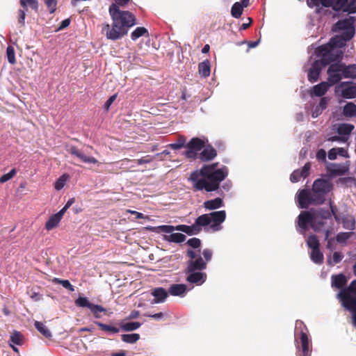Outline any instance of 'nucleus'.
<instances>
[{"label":"nucleus","instance_id":"1","mask_svg":"<svg viewBox=\"0 0 356 356\" xmlns=\"http://www.w3.org/2000/svg\"><path fill=\"white\" fill-rule=\"evenodd\" d=\"M330 211L325 209H310L301 211L297 218L296 230L300 234L305 235L312 227L315 232H323L325 234V239H327L333 225L332 215L337 222L341 220L343 227L346 229L353 230L355 229V219L353 216L343 215L340 218L337 214V209L332 202H330Z\"/></svg>","mask_w":356,"mask_h":356},{"label":"nucleus","instance_id":"2","mask_svg":"<svg viewBox=\"0 0 356 356\" xmlns=\"http://www.w3.org/2000/svg\"><path fill=\"white\" fill-rule=\"evenodd\" d=\"M218 165V163L204 165L199 171L195 170L191 173L188 179L196 191H217L220 196L224 197V193L231 190L232 184L230 180H227L220 186V183L228 175L227 167L217 168Z\"/></svg>","mask_w":356,"mask_h":356},{"label":"nucleus","instance_id":"3","mask_svg":"<svg viewBox=\"0 0 356 356\" xmlns=\"http://www.w3.org/2000/svg\"><path fill=\"white\" fill-rule=\"evenodd\" d=\"M112 23L105 24L102 33L108 40L115 41L122 39L128 33L129 28L136 24L135 16L129 11L121 10L112 3L108 9Z\"/></svg>","mask_w":356,"mask_h":356},{"label":"nucleus","instance_id":"4","mask_svg":"<svg viewBox=\"0 0 356 356\" xmlns=\"http://www.w3.org/2000/svg\"><path fill=\"white\" fill-rule=\"evenodd\" d=\"M333 184L329 179L318 178L314 181L312 191L307 189L299 191L298 202L300 209H307L310 204H321L326 195L331 191Z\"/></svg>","mask_w":356,"mask_h":356},{"label":"nucleus","instance_id":"5","mask_svg":"<svg viewBox=\"0 0 356 356\" xmlns=\"http://www.w3.org/2000/svg\"><path fill=\"white\" fill-rule=\"evenodd\" d=\"M186 256L190 259L187 261L185 269L186 280L197 286L203 284L207 280V275L206 273L202 272L206 269V262H204L203 258L200 255V250L197 252L188 249L186 251Z\"/></svg>","mask_w":356,"mask_h":356},{"label":"nucleus","instance_id":"6","mask_svg":"<svg viewBox=\"0 0 356 356\" xmlns=\"http://www.w3.org/2000/svg\"><path fill=\"white\" fill-rule=\"evenodd\" d=\"M345 37L343 35H336L330 38L329 42L318 47L316 53L318 56L321 57V63L323 65H327L332 62L341 59L343 56L341 50L338 49L345 45Z\"/></svg>","mask_w":356,"mask_h":356},{"label":"nucleus","instance_id":"7","mask_svg":"<svg viewBox=\"0 0 356 356\" xmlns=\"http://www.w3.org/2000/svg\"><path fill=\"white\" fill-rule=\"evenodd\" d=\"M329 81L332 83H338L344 79H356V64L346 65L343 63L337 61L331 63L327 70Z\"/></svg>","mask_w":356,"mask_h":356},{"label":"nucleus","instance_id":"8","mask_svg":"<svg viewBox=\"0 0 356 356\" xmlns=\"http://www.w3.org/2000/svg\"><path fill=\"white\" fill-rule=\"evenodd\" d=\"M307 332V328L303 322L296 321L294 330L296 356H311L312 347Z\"/></svg>","mask_w":356,"mask_h":356},{"label":"nucleus","instance_id":"9","mask_svg":"<svg viewBox=\"0 0 356 356\" xmlns=\"http://www.w3.org/2000/svg\"><path fill=\"white\" fill-rule=\"evenodd\" d=\"M355 18L349 17L343 19L339 20L334 24L333 30L342 31L341 35L345 37V40H350L355 35V29L354 26Z\"/></svg>","mask_w":356,"mask_h":356},{"label":"nucleus","instance_id":"10","mask_svg":"<svg viewBox=\"0 0 356 356\" xmlns=\"http://www.w3.org/2000/svg\"><path fill=\"white\" fill-rule=\"evenodd\" d=\"M207 142V139L204 138H192L186 145L187 150L185 152L184 155L188 159H197L198 152L204 149Z\"/></svg>","mask_w":356,"mask_h":356},{"label":"nucleus","instance_id":"11","mask_svg":"<svg viewBox=\"0 0 356 356\" xmlns=\"http://www.w3.org/2000/svg\"><path fill=\"white\" fill-rule=\"evenodd\" d=\"M211 229L213 232H218L222 229L221 224L226 219V212L225 210L212 211L208 213Z\"/></svg>","mask_w":356,"mask_h":356},{"label":"nucleus","instance_id":"12","mask_svg":"<svg viewBox=\"0 0 356 356\" xmlns=\"http://www.w3.org/2000/svg\"><path fill=\"white\" fill-rule=\"evenodd\" d=\"M350 161L343 163H327L326 165L327 172L331 176H341L348 172Z\"/></svg>","mask_w":356,"mask_h":356},{"label":"nucleus","instance_id":"13","mask_svg":"<svg viewBox=\"0 0 356 356\" xmlns=\"http://www.w3.org/2000/svg\"><path fill=\"white\" fill-rule=\"evenodd\" d=\"M337 88H341V96L345 99H354L356 97V85L353 84L352 82L343 81L340 83Z\"/></svg>","mask_w":356,"mask_h":356},{"label":"nucleus","instance_id":"14","mask_svg":"<svg viewBox=\"0 0 356 356\" xmlns=\"http://www.w3.org/2000/svg\"><path fill=\"white\" fill-rule=\"evenodd\" d=\"M67 152L73 156L79 158L81 161L86 163L97 164L98 163L97 159L93 156H89L84 154L82 152L78 149L75 146L71 145L67 148Z\"/></svg>","mask_w":356,"mask_h":356},{"label":"nucleus","instance_id":"15","mask_svg":"<svg viewBox=\"0 0 356 356\" xmlns=\"http://www.w3.org/2000/svg\"><path fill=\"white\" fill-rule=\"evenodd\" d=\"M151 295L154 299L151 300L152 304H159L165 302L168 297L169 293L163 287H156L151 291Z\"/></svg>","mask_w":356,"mask_h":356},{"label":"nucleus","instance_id":"16","mask_svg":"<svg viewBox=\"0 0 356 356\" xmlns=\"http://www.w3.org/2000/svg\"><path fill=\"white\" fill-rule=\"evenodd\" d=\"M321 66H325L321 63V59L320 60H315L312 63L307 75L308 80L311 83H314L318 81L321 71Z\"/></svg>","mask_w":356,"mask_h":356},{"label":"nucleus","instance_id":"17","mask_svg":"<svg viewBox=\"0 0 356 356\" xmlns=\"http://www.w3.org/2000/svg\"><path fill=\"white\" fill-rule=\"evenodd\" d=\"M310 169L311 163L309 162L306 163L301 170H296L291 173L290 176L291 181L294 183L298 181L301 177L306 178L309 174Z\"/></svg>","mask_w":356,"mask_h":356},{"label":"nucleus","instance_id":"18","mask_svg":"<svg viewBox=\"0 0 356 356\" xmlns=\"http://www.w3.org/2000/svg\"><path fill=\"white\" fill-rule=\"evenodd\" d=\"M335 83H332L329 81V76L327 77V81H323L316 86H314L311 92V95H315L316 97H322L328 90L329 88L334 86Z\"/></svg>","mask_w":356,"mask_h":356},{"label":"nucleus","instance_id":"19","mask_svg":"<svg viewBox=\"0 0 356 356\" xmlns=\"http://www.w3.org/2000/svg\"><path fill=\"white\" fill-rule=\"evenodd\" d=\"M168 293L172 296L184 297L188 289L185 284H172L168 288Z\"/></svg>","mask_w":356,"mask_h":356},{"label":"nucleus","instance_id":"20","mask_svg":"<svg viewBox=\"0 0 356 356\" xmlns=\"http://www.w3.org/2000/svg\"><path fill=\"white\" fill-rule=\"evenodd\" d=\"M217 156L216 150L210 145H206L199 155L202 161H209L214 159Z\"/></svg>","mask_w":356,"mask_h":356},{"label":"nucleus","instance_id":"21","mask_svg":"<svg viewBox=\"0 0 356 356\" xmlns=\"http://www.w3.org/2000/svg\"><path fill=\"white\" fill-rule=\"evenodd\" d=\"M203 207L206 210L213 211L224 207V202L222 197H218L212 200H209L203 203Z\"/></svg>","mask_w":356,"mask_h":356},{"label":"nucleus","instance_id":"22","mask_svg":"<svg viewBox=\"0 0 356 356\" xmlns=\"http://www.w3.org/2000/svg\"><path fill=\"white\" fill-rule=\"evenodd\" d=\"M331 280L332 287L339 289L340 291L346 288L345 286L347 283V278L343 273L332 275Z\"/></svg>","mask_w":356,"mask_h":356},{"label":"nucleus","instance_id":"23","mask_svg":"<svg viewBox=\"0 0 356 356\" xmlns=\"http://www.w3.org/2000/svg\"><path fill=\"white\" fill-rule=\"evenodd\" d=\"M194 224L199 232L202 230V227H206L208 225L211 226L208 213H204L198 216L195 220Z\"/></svg>","mask_w":356,"mask_h":356},{"label":"nucleus","instance_id":"24","mask_svg":"<svg viewBox=\"0 0 356 356\" xmlns=\"http://www.w3.org/2000/svg\"><path fill=\"white\" fill-rule=\"evenodd\" d=\"M175 228L177 231L186 233L189 236L197 235L200 233L194 223L191 225H178L175 226Z\"/></svg>","mask_w":356,"mask_h":356},{"label":"nucleus","instance_id":"25","mask_svg":"<svg viewBox=\"0 0 356 356\" xmlns=\"http://www.w3.org/2000/svg\"><path fill=\"white\" fill-rule=\"evenodd\" d=\"M186 236L181 233H172L169 235H165L163 238L169 243H181L186 240Z\"/></svg>","mask_w":356,"mask_h":356},{"label":"nucleus","instance_id":"26","mask_svg":"<svg viewBox=\"0 0 356 356\" xmlns=\"http://www.w3.org/2000/svg\"><path fill=\"white\" fill-rule=\"evenodd\" d=\"M147 229L148 230L156 232L158 233L163 232L170 234H171L174 231H177L175 226L168 225H163L157 227H148Z\"/></svg>","mask_w":356,"mask_h":356},{"label":"nucleus","instance_id":"27","mask_svg":"<svg viewBox=\"0 0 356 356\" xmlns=\"http://www.w3.org/2000/svg\"><path fill=\"white\" fill-rule=\"evenodd\" d=\"M344 254L341 252H334L333 254L327 256V264L328 266H334L340 263L343 259Z\"/></svg>","mask_w":356,"mask_h":356},{"label":"nucleus","instance_id":"28","mask_svg":"<svg viewBox=\"0 0 356 356\" xmlns=\"http://www.w3.org/2000/svg\"><path fill=\"white\" fill-rule=\"evenodd\" d=\"M355 127L353 124L348 123H342L339 124L337 127V133L339 135L345 136L349 138L350 134L353 131Z\"/></svg>","mask_w":356,"mask_h":356},{"label":"nucleus","instance_id":"29","mask_svg":"<svg viewBox=\"0 0 356 356\" xmlns=\"http://www.w3.org/2000/svg\"><path fill=\"white\" fill-rule=\"evenodd\" d=\"M198 71L200 74L204 77L207 78L210 75L211 73V67H210V62L208 60H205L198 65Z\"/></svg>","mask_w":356,"mask_h":356},{"label":"nucleus","instance_id":"30","mask_svg":"<svg viewBox=\"0 0 356 356\" xmlns=\"http://www.w3.org/2000/svg\"><path fill=\"white\" fill-rule=\"evenodd\" d=\"M36 330L42 334L47 339H50L52 337L51 331L48 327L42 322L35 321L34 323Z\"/></svg>","mask_w":356,"mask_h":356},{"label":"nucleus","instance_id":"31","mask_svg":"<svg viewBox=\"0 0 356 356\" xmlns=\"http://www.w3.org/2000/svg\"><path fill=\"white\" fill-rule=\"evenodd\" d=\"M142 323L136 321L121 323L120 325V330L124 332H131L138 330Z\"/></svg>","mask_w":356,"mask_h":356},{"label":"nucleus","instance_id":"32","mask_svg":"<svg viewBox=\"0 0 356 356\" xmlns=\"http://www.w3.org/2000/svg\"><path fill=\"white\" fill-rule=\"evenodd\" d=\"M343 114L346 117L356 116V104L353 102H348L343 108Z\"/></svg>","mask_w":356,"mask_h":356},{"label":"nucleus","instance_id":"33","mask_svg":"<svg viewBox=\"0 0 356 356\" xmlns=\"http://www.w3.org/2000/svg\"><path fill=\"white\" fill-rule=\"evenodd\" d=\"M311 260L316 264H321L323 262V254L321 252L320 248L312 250L310 254Z\"/></svg>","mask_w":356,"mask_h":356},{"label":"nucleus","instance_id":"34","mask_svg":"<svg viewBox=\"0 0 356 356\" xmlns=\"http://www.w3.org/2000/svg\"><path fill=\"white\" fill-rule=\"evenodd\" d=\"M121 338L123 342L134 344L140 339V334L138 333L124 334H122Z\"/></svg>","mask_w":356,"mask_h":356},{"label":"nucleus","instance_id":"35","mask_svg":"<svg viewBox=\"0 0 356 356\" xmlns=\"http://www.w3.org/2000/svg\"><path fill=\"white\" fill-rule=\"evenodd\" d=\"M60 220L61 219L59 218L56 213L53 214L45 223L46 229L48 231L51 230L58 225Z\"/></svg>","mask_w":356,"mask_h":356},{"label":"nucleus","instance_id":"36","mask_svg":"<svg viewBox=\"0 0 356 356\" xmlns=\"http://www.w3.org/2000/svg\"><path fill=\"white\" fill-rule=\"evenodd\" d=\"M243 9V8L241 3H234L231 8V14L232 17L236 19L239 18L242 15Z\"/></svg>","mask_w":356,"mask_h":356},{"label":"nucleus","instance_id":"37","mask_svg":"<svg viewBox=\"0 0 356 356\" xmlns=\"http://www.w3.org/2000/svg\"><path fill=\"white\" fill-rule=\"evenodd\" d=\"M307 244L312 250L318 249L320 246L319 241L316 236L311 234L308 236Z\"/></svg>","mask_w":356,"mask_h":356},{"label":"nucleus","instance_id":"38","mask_svg":"<svg viewBox=\"0 0 356 356\" xmlns=\"http://www.w3.org/2000/svg\"><path fill=\"white\" fill-rule=\"evenodd\" d=\"M148 35V31L145 27H137L131 34V38L135 41L144 35Z\"/></svg>","mask_w":356,"mask_h":356},{"label":"nucleus","instance_id":"39","mask_svg":"<svg viewBox=\"0 0 356 356\" xmlns=\"http://www.w3.org/2000/svg\"><path fill=\"white\" fill-rule=\"evenodd\" d=\"M53 282L55 284H61L65 289L71 292L74 291V286L72 285L70 281L67 280H61L60 278L54 277L53 279Z\"/></svg>","mask_w":356,"mask_h":356},{"label":"nucleus","instance_id":"40","mask_svg":"<svg viewBox=\"0 0 356 356\" xmlns=\"http://www.w3.org/2000/svg\"><path fill=\"white\" fill-rule=\"evenodd\" d=\"M186 138L184 136H179L175 143H170L168 147L172 149L177 150L184 147H186Z\"/></svg>","mask_w":356,"mask_h":356},{"label":"nucleus","instance_id":"41","mask_svg":"<svg viewBox=\"0 0 356 356\" xmlns=\"http://www.w3.org/2000/svg\"><path fill=\"white\" fill-rule=\"evenodd\" d=\"M186 244L191 248H193L195 251L198 252L200 251V247L202 245L201 240L198 238H191L186 241Z\"/></svg>","mask_w":356,"mask_h":356},{"label":"nucleus","instance_id":"42","mask_svg":"<svg viewBox=\"0 0 356 356\" xmlns=\"http://www.w3.org/2000/svg\"><path fill=\"white\" fill-rule=\"evenodd\" d=\"M95 323L98 327H99L102 330H104V331H108V332H111L113 333H118L120 330V327L118 328L116 327H114V326H112L110 325L104 324L102 322L96 321V322H95Z\"/></svg>","mask_w":356,"mask_h":356},{"label":"nucleus","instance_id":"43","mask_svg":"<svg viewBox=\"0 0 356 356\" xmlns=\"http://www.w3.org/2000/svg\"><path fill=\"white\" fill-rule=\"evenodd\" d=\"M75 304L79 307H87L88 309L92 305V303L90 302L87 298L82 296L76 299Z\"/></svg>","mask_w":356,"mask_h":356},{"label":"nucleus","instance_id":"44","mask_svg":"<svg viewBox=\"0 0 356 356\" xmlns=\"http://www.w3.org/2000/svg\"><path fill=\"white\" fill-rule=\"evenodd\" d=\"M340 291H344V294L356 296V280H353L348 286Z\"/></svg>","mask_w":356,"mask_h":356},{"label":"nucleus","instance_id":"45","mask_svg":"<svg viewBox=\"0 0 356 356\" xmlns=\"http://www.w3.org/2000/svg\"><path fill=\"white\" fill-rule=\"evenodd\" d=\"M6 56L9 63L15 64L16 62L15 53L14 47L11 45L8 46L6 49Z\"/></svg>","mask_w":356,"mask_h":356},{"label":"nucleus","instance_id":"46","mask_svg":"<svg viewBox=\"0 0 356 356\" xmlns=\"http://www.w3.org/2000/svg\"><path fill=\"white\" fill-rule=\"evenodd\" d=\"M90 312L93 314L94 316L97 318H101L100 312H106V309L101 305L92 304L89 308Z\"/></svg>","mask_w":356,"mask_h":356},{"label":"nucleus","instance_id":"47","mask_svg":"<svg viewBox=\"0 0 356 356\" xmlns=\"http://www.w3.org/2000/svg\"><path fill=\"white\" fill-rule=\"evenodd\" d=\"M67 177L68 176L66 174H64V175H61L56 180V181L55 182V184H54V188L56 190L60 191L64 187L65 182L67 181Z\"/></svg>","mask_w":356,"mask_h":356},{"label":"nucleus","instance_id":"48","mask_svg":"<svg viewBox=\"0 0 356 356\" xmlns=\"http://www.w3.org/2000/svg\"><path fill=\"white\" fill-rule=\"evenodd\" d=\"M348 0H334V6L332 9L334 11L343 10V8L347 6Z\"/></svg>","mask_w":356,"mask_h":356},{"label":"nucleus","instance_id":"49","mask_svg":"<svg viewBox=\"0 0 356 356\" xmlns=\"http://www.w3.org/2000/svg\"><path fill=\"white\" fill-rule=\"evenodd\" d=\"M17 173L15 168H13L8 173L3 175L0 177V183L3 184L11 179Z\"/></svg>","mask_w":356,"mask_h":356},{"label":"nucleus","instance_id":"50","mask_svg":"<svg viewBox=\"0 0 356 356\" xmlns=\"http://www.w3.org/2000/svg\"><path fill=\"white\" fill-rule=\"evenodd\" d=\"M352 232H339L336 236V240L339 243H344L350 237Z\"/></svg>","mask_w":356,"mask_h":356},{"label":"nucleus","instance_id":"51","mask_svg":"<svg viewBox=\"0 0 356 356\" xmlns=\"http://www.w3.org/2000/svg\"><path fill=\"white\" fill-rule=\"evenodd\" d=\"M343 12L348 13H356V0H350L343 8Z\"/></svg>","mask_w":356,"mask_h":356},{"label":"nucleus","instance_id":"52","mask_svg":"<svg viewBox=\"0 0 356 356\" xmlns=\"http://www.w3.org/2000/svg\"><path fill=\"white\" fill-rule=\"evenodd\" d=\"M49 13H54L56 10L57 1L56 0H44Z\"/></svg>","mask_w":356,"mask_h":356},{"label":"nucleus","instance_id":"53","mask_svg":"<svg viewBox=\"0 0 356 356\" xmlns=\"http://www.w3.org/2000/svg\"><path fill=\"white\" fill-rule=\"evenodd\" d=\"M212 255L213 252L211 249L206 248L202 251L203 260L204 262H206V267L207 266V263L211 260Z\"/></svg>","mask_w":356,"mask_h":356},{"label":"nucleus","instance_id":"54","mask_svg":"<svg viewBox=\"0 0 356 356\" xmlns=\"http://www.w3.org/2000/svg\"><path fill=\"white\" fill-rule=\"evenodd\" d=\"M348 140V137L345 136L339 135V136H333L330 137L327 140L331 142H341V143H346Z\"/></svg>","mask_w":356,"mask_h":356},{"label":"nucleus","instance_id":"55","mask_svg":"<svg viewBox=\"0 0 356 356\" xmlns=\"http://www.w3.org/2000/svg\"><path fill=\"white\" fill-rule=\"evenodd\" d=\"M10 341L16 344V345H21L22 341H21V334L19 332L15 331L11 336H10Z\"/></svg>","mask_w":356,"mask_h":356},{"label":"nucleus","instance_id":"56","mask_svg":"<svg viewBox=\"0 0 356 356\" xmlns=\"http://www.w3.org/2000/svg\"><path fill=\"white\" fill-rule=\"evenodd\" d=\"M327 153L325 149H320L317 151L316 157L318 161L326 162Z\"/></svg>","mask_w":356,"mask_h":356},{"label":"nucleus","instance_id":"57","mask_svg":"<svg viewBox=\"0 0 356 356\" xmlns=\"http://www.w3.org/2000/svg\"><path fill=\"white\" fill-rule=\"evenodd\" d=\"M117 97V94H114L113 95H111L106 101V102L104 103V108L106 111H108L109 110V108L110 106H111V104H113V102L115 100Z\"/></svg>","mask_w":356,"mask_h":356},{"label":"nucleus","instance_id":"58","mask_svg":"<svg viewBox=\"0 0 356 356\" xmlns=\"http://www.w3.org/2000/svg\"><path fill=\"white\" fill-rule=\"evenodd\" d=\"M25 17L26 13L24 10H19V18H18V24L21 26H24L25 24Z\"/></svg>","mask_w":356,"mask_h":356},{"label":"nucleus","instance_id":"59","mask_svg":"<svg viewBox=\"0 0 356 356\" xmlns=\"http://www.w3.org/2000/svg\"><path fill=\"white\" fill-rule=\"evenodd\" d=\"M29 4V6L34 10L35 12H38V0H26V5ZM27 9V7L25 8Z\"/></svg>","mask_w":356,"mask_h":356},{"label":"nucleus","instance_id":"60","mask_svg":"<svg viewBox=\"0 0 356 356\" xmlns=\"http://www.w3.org/2000/svg\"><path fill=\"white\" fill-rule=\"evenodd\" d=\"M329 99L326 97H323L321 99L319 104L317 105L320 109L325 110L327 107Z\"/></svg>","mask_w":356,"mask_h":356},{"label":"nucleus","instance_id":"61","mask_svg":"<svg viewBox=\"0 0 356 356\" xmlns=\"http://www.w3.org/2000/svg\"><path fill=\"white\" fill-rule=\"evenodd\" d=\"M337 155H339L344 158H349V154L348 151L343 147H336Z\"/></svg>","mask_w":356,"mask_h":356},{"label":"nucleus","instance_id":"62","mask_svg":"<svg viewBox=\"0 0 356 356\" xmlns=\"http://www.w3.org/2000/svg\"><path fill=\"white\" fill-rule=\"evenodd\" d=\"M170 154V151L168 149H165L163 152L160 153H157L154 155V158L159 159V160H163L165 159V156H168Z\"/></svg>","mask_w":356,"mask_h":356},{"label":"nucleus","instance_id":"63","mask_svg":"<svg viewBox=\"0 0 356 356\" xmlns=\"http://www.w3.org/2000/svg\"><path fill=\"white\" fill-rule=\"evenodd\" d=\"M327 157L330 160H335L337 157V148H331L327 153Z\"/></svg>","mask_w":356,"mask_h":356},{"label":"nucleus","instance_id":"64","mask_svg":"<svg viewBox=\"0 0 356 356\" xmlns=\"http://www.w3.org/2000/svg\"><path fill=\"white\" fill-rule=\"evenodd\" d=\"M70 19L67 18V19H65L64 20H63L58 28L57 29V31H60V30H63L65 28H67L70 24Z\"/></svg>","mask_w":356,"mask_h":356}]
</instances>
